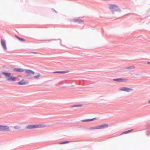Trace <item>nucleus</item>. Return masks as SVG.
<instances>
[{"label":"nucleus","instance_id":"nucleus-1","mask_svg":"<svg viewBox=\"0 0 150 150\" xmlns=\"http://www.w3.org/2000/svg\"><path fill=\"white\" fill-rule=\"evenodd\" d=\"M25 73L26 74V76L28 77V79H32L33 78L35 79H38L41 76V74L38 73H37L36 75L33 76L32 75L35 74V72L30 69L25 70Z\"/></svg>","mask_w":150,"mask_h":150},{"label":"nucleus","instance_id":"nucleus-2","mask_svg":"<svg viewBox=\"0 0 150 150\" xmlns=\"http://www.w3.org/2000/svg\"><path fill=\"white\" fill-rule=\"evenodd\" d=\"M46 126L44 125H29L26 127V128L27 129H32L33 128H39L44 127Z\"/></svg>","mask_w":150,"mask_h":150},{"label":"nucleus","instance_id":"nucleus-3","mask_svg":"<svg viewBox=\"0 0 150 150\" xmlns=\"http://www.w3.org/2000/svg\"><path fill=\"white\" fill-rule=\"evenodd\" d=\"M108 125L107 124H104L101 125H98L94 127H91L90 129H103L105 128L108 127Z\"/></svg>","mask_w":150,"mask_h":150},{"label":"nucleus","instance_id":"nucleus-4","mask_svg":"<svg viewBox=\"0 0 150 150\" xmlns=\"http://www.w3.org/2000/svg\"><path fill=\"white\" fill-rule=\"evenodd\" d=\"M109 8L113 12L118 11L119 9L118 7L115 5H110Z\"/></svg>","mask_w":150,"mask_h":150},{"label":"nucleus","instance_id":"nucleus-5","mask_svg":"<svg viewBox=\"0 0 150 150\" xmlns=\"http://www.w3.org/2000/svg\"><path fill=\"white\" fill-rule=\"evenodd\" d=\"M9 131V127L0 125V131Z\"/></svg>","mask_w":150,"mask_h":150},{"label":"nucleus","instance_id":"nucleus-6","mask_svg":"<svg viewBox=\"0 0 150 150\" xmlns=\"http://www.w3.org/2000/svg\"><path fill=\"white\" fill-rule=\"evenodd\" d=\"M25 70L26 69H24L21 68H15L13 69L14 71L18 72H25Z\"/></svg>","mask_w":150,"mask_h":150},{"label":"nucleus","instance_id":"nucleus-7","mask_svg":"<svg viewBox=\"0 0 150 150\" xmlns=\"http://www.w3.org/2000/svg\"><path fill=\"white\" fill-rule=\"evenodd\" d=\"M17 83L18 85H25L28 83V82H25L24 79H22L21 80L18 82Z\"/></svg>","mask_w":150,"mask_h":150},{"label":"nucleus","instance_id":"nucleus-8","mask_svg":"<svg viewBox=\"0 0 150 150\" xmlns=\"http://www.w3.org/2000/svg\"><path fill=\"white\" fill-rule=\"evenodd\" d=\"M113 80L114 81H117L119 82H125L127 81L128 79H126L119 78L114 79Z\"/></svg>","mask_w":150,"mask_h":150},{"label":"nucleus","instance_id":"nucleus-9","mask_svg":"<svg viewBox=\"0 0 150 150\" xmlns=\"http://www.w3.org/2000/svg\"><path fill=\"white\" fill-rule=\"evenodd\" d=\"M1 43L4 49L6 50L7 48L6 46V42L3 40H1Z\"/></svg>","mask_w":150,"mask_h":150},{"label":"nucleus","instance_id":"nucleus-10","mask_svg":"<svg viewBox=\"0 0 150 150\" xmlns=\"http://www.w3.org/2000/svg\"><path fill=\"white\" fill-rule=\"evenodd\" d=\"M121 91H126L127 92H129L130 91H133V89L129 88H126L125 87H123L122 88H120L119 89Z\"/></svg>","mask_w":150,"mask_h":150},{"label":"nucleus","instance_id":"nucleus-11","mask_svg":"<svg viewBox=\"0 0 150 150\" xmlns=\"http://www.w3.org/2000/svg\"><path fill=\"white\" fill-rule=\"evenodd\" d=\"M8 78V79L7 80L8 81H15L16 79L17 78V77H13L12 76H10Z\"/></svg>","mask_w":150,"mask_h":150},{"label":"nucleus","instance_id":"nucleus-12","mask_svg":"<svg viewBox=\"0 0 150 150\" xmlns=\"http://www.w3.org/2000/svg\"><path fill=\"white\" fill-rule=\"evenodd\" d=\"M1 73L7 77H10L11 75V74L9 73L2 72Z\"/></svg>","mask_w":150,"mask_h":150},{"label":"nucleus","instance_id":"nucleus-13","mask_svg":"<svg viewBox=\"0 0 150 150\" xmlns=\"http://www.w3.org/2000/svg\"><path fill=\"white\" fill-rule=\"evenodd\" d=\"M96 119H97L96 118H93L92 119H88L83 120H82V121L83 122H89V121H93L94 120H96Z\"/></svg>","mask_w":150,"mask_h":150},{"label":"nucleus","instance_id":"nucleus-14","mask_svg":"<svg viewBox=\"0 0 150 150\" xmlns=\"http://www.w3.org/2000/svg\"><path fill=\"white\" fill-rule=\"evenodd\" d=\"M74 21L75 22H76L78 23H79V24L81 23H83V21H82V20H81V19H80L75 20Z\"/></svg>","mask_w":150,"mask_h":150},{"label":"nucleus","instance_id":"nucleus-15","mask_svg":"<svg viewBox=\"0 0 150 150\" xmlns=\"http://www.w3.org/2000/svg\"><path fill=\"white\" fill-rule=\"evenodd\" d=\"M15 36L18 39L21 41H25V40L23 38H20L16 35Z\"/></svg>","mask_w":150,"mask_h":150},{"label":"nucleus","instance_id":"nucleus-16","mask_svg":"<svg viewBox=\"0 0 150 150\" xmlns=\"http://www.w3.org/2000/svg\"><path fill=\"white\" fill-rule=\"evenodd\" d=\"M59 73L60 74H63V73H68L69 71H59Z\"/></svg>","mask_w":150,"mask_h":150},{"label":"nucleus","instance_id":"nucleus-17","mask_svg":"<svg viewBox=\"0 0 150 150\" xmlns=\"http://www.w3.org/2000/svg\"><path fill=\"white\" fill-rule=\"evenodd\" d=\"M69 141H65V142H60V143H59V144H64L69 143Z\"/></svg>","mask_w":150,"mask_h":150},{"label":"nucleus","instance_id":"nucleus-18","mask_svg":"<svg viewBox=\"0 0 150 150\" xmlns=\"http://www.w3.org/2000/svg\"><path fill=\"white\" fill-rule=\"evenodd\" d=\"M133 130V129H131V130H128L127 131H125V132H123L122 134H126V133H129L132 131Z\"/></svg>","mask_w":150,"mask_h":150},{"label":"nucleus","instance_id":"nucleus-19","mask_svg":"<svg viewBox=\"0 0 150 150\" xmlns=\"http://www.w3.org/2000/svg\"><path fill=\"white\" fill-rule=\"evenodd\" d=\"M14 128L16 129H18L20 128V127L18 126H16L14 127Z\"/></svg>","mask_w":150,"mask_h":150},{"label":"nucleus","instance_id":"nucleus-20","mask_svg":"<svg viewBox=\"0 0 150 150\" xmlns=\"http://www.w3.org/2000/svg\"><path fill=\"white\" fill-rule=\"evenodd\" d=\"M82 106V105H75L74 106H73V107H81Z\"/></svg>","mask_w":150,"mask_h":150},{"label":"nucleus","instance_id":"nucleus-21","mask_svg":"<svg viewBox=\"0 0 150 150\" xmlns=\"http://www.w3.org/2000/svg\"><path fill=\"white\" fill-rule=\"evenodd\" d=\"M135 68V67H128V68H127V69H131V68Z\"/></svg>","mask_w":150,"mask_h":150},{"label":"nucleus","instance_id":"nucleus-22","mask_svg":"<svg viewBox=\"0 0 150 150\" xmlns=\"http://www.w3.org/2000/svg\"><path fill=\"white\" fill-rule=\"evenodd\" d=\"M59 71H55L53 72V73H59Z\"/></svg>","mask_w":150,"mask_h":150},{"label":"nucleus","instance_id":"nucleus-23","mask_svg":"<svg viewBox=\"0 0 150 150\" xmlns=\"http://www.w3.org/2000/svg\"><path fill=\"white\" fill-rule=\"evenodd\" d=\"M17 77H22V76L21 75H18V76H17Z\"/></svg>","mask_w":150,"mask_h":150},{"label":"nucleus","instance_id":"nucleus-24","mask_svg":"<svg viewBox=\"0 0 150 150\" xmlns=\"http://www.w3.org/2000/svg\"><path fill=\"white\" fill-rule=\"evenodd\" d=\"M147 63L149 64H150V62H148Z\"/></svg>","mask_w":150,"mask_h":150},{"label":"nucleus","instance_id":"nucleus-25","mask_svg":"<svg viewBox=\"0 0 150 150\" xmlns=\"http://www.w3.org/2000/svg\"><path fill=\"white\" fill-rule=\"evenodd\" d=\"M148 103H150V100H149V101H148Z\"/></svg>","mask_w":150,"mask_h":150},{"label":"nucleus","instance_id":"nucleus-26","mask_svg":"<svg viewBox=\"0 0 150 150\" xmlns=\"http://www.w3.org/2000/svg\"><path fill=\"white\" fill-rule=\"evenodd\" d=\"M1 78V76L0 75V78Z\"/></svg>","mask_w":150,"mask_h":150}]
</instances>
